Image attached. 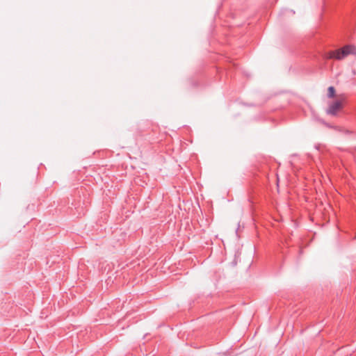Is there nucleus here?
Segmentation results:
<instances>
[{
  "label": "nucleus",
  "mask_w": 356,
  "mask_h": 356,
  "mask_svg": "<svg viewBox=\"0 0 356 356\" xmlns=\"http://www.w3.org/2000/svg\"><path fill=\"white\" fill-rule=\"evenodd\" d=\"M350 54L355 55L356 48L353 45H346L341 49L330 51L328 58L341 60Z\"/></svg>",
  "instance_id": "1"
},
{
  "label": "nucleus",
  "mask_w": 356,
  "mask_h": 356,
  "mask_svg": "<svg viewBox=\"0 0 356 356\" xmlns=\"http://www.w3.org/2000/svg\"><path fill=\"white\" fill-rule=\"evenodd\" d=\"M342 107V103L340 101H336L330 105L327 113L332 115H335L337 111Z\"/></svg>",
  "instance_id": "2"
},
{
  "label": "nucleus",
  "mask_w": 356,
  "mask_h": 356,
  "mask_svg": "<svg viewBox=\"0 0 356 356\" xmlns=\"http://www.w3.org/2000/svg\"><path fill=\"white\" fill-rule=\"evenodd\" d=\"M334 94H335V90H334V88L333 86H330L328 88V93H327V96L330 98L332 97H334Z\"/></svg>",
  "instance_id": "3"
}]
</instances>
